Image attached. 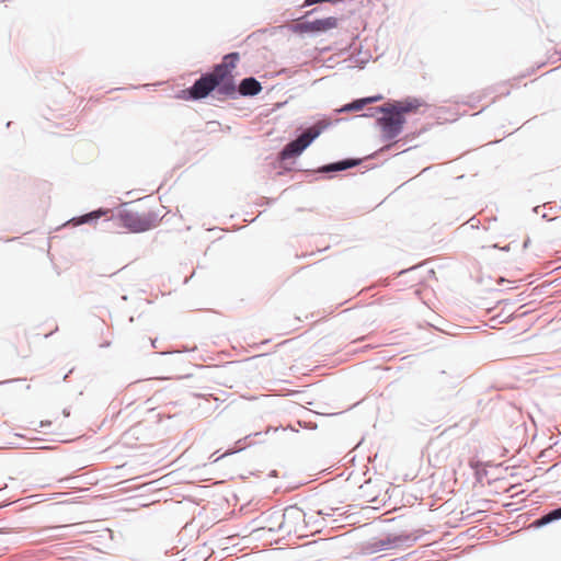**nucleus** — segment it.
Returning <instances> with one entry per match:
<instances>
[{
    "label": "nucleus",
    "mask_w": 561,
    "mask_h": 561,
    "mask_svg": "<svg viewBox=\"0 0 561 561\" xmlns=\"http://www.w3.org/2000/svg\"><path fill=\"white\" fill-rule=\"evenodd\" d=\"M317 514H318V516H322V515L329 516L330 515L329 513H324L322 510H318Z\"/></svg>",
    "instance_id": "obj_25"
},
{
    "label": "nucleus",
    "mask_w": 561,
    "mask_h": 561,
    "mask_svg": "<svg viewBox=\"0 0 561 561\" xmlns=\"http://www.w3.org/2000/svg\"><path fill=\"white\" fill-rule=\"evenodd\" d=\"M336 414H340V412H335V413H330V412H327V411H319L317 412V415H336Z\"/></svg>",
    "instance_id": "obj_22"
},
{
    "label": "nucleus",
    "mask_w": 561,
    "mask_h": 561,
    "mask_svg": "<svg viewBox=\"0 0 561 561\" xmlns=\"http://www.w3.org/2000/svg\"><path fill=\"white\" fill-rule=\"evenodd\" d=\"M539 206L533 208L534 213H538Z\"/></svg>",
    "instance_id": "obj_29"
},
{
    "label": "nucleus",
    "mask_w": 561,
    "mask_h": 561,
    "mask_svg": "<svg viewBox=\"0 0 561 561\" xmlns=\"http://www.w3.org/2000/svg\"><path fill=\"white\" fill-rule=\"evenodd\" d=\"M342 118H332L330 116L323 115L318 117V137L328 128L333 126L334 124L341 122Z\"/></svg>",
    "instance_id": "obj_14"
},
{
    "label": "nucleus",
    "mask_w": 561,
    "mask_h": 561,
    "mask_svg": "<svg viewBox=\"0 0 561 561\" xmlns=\"http://www.w3.org/2000/svg\"><path fill=\"white\" fill-rule=\"evenodd\" d=\"M261 90V83L254 78H245L239 85V92L241 95H256Z\"/></svg>",
    "instance_id": "obj_10"
},
{
    "label": "nucleus",
    "mask_w": 561,
    "mask_h": 561,
    "mask_svg": "<svg viewBox=\"0 0 561 561\" xmlns=\"http://www.w3.org/2000/svg\"><path fill=\"white\" fill-rule=\"evenodd\" d=\"M461 375L453 371L440 370L431 378V389L439 397L447 399L451 392L458 387Z\"/></svg>",
    "instance_id": "obj_5"
},
{
    "label": "nucleus",
    "mask_w": 561,
    "mask_h": 561,
    "mask_svg": "<svg viewBox=\"0 0 561 561\" xmlns=\"http://www.w3.org/2000/svg\"><path fill=\"white\" fill-rule=\"evenodd\" d=\"M13 385V389L16 392H26L32 389V385L26 379H14L9 381Z\"/></svg>",
    "instance_id": "obj_15"
},
{
    "label": "nucleus",
    "mask_w": 561,
    "mask_h": 561,
    "mask_svg": "<svg viewBox=\"0 0 561 561\" xmlns=\"http://www.w3.org/2000/svg\"><path fill=\"white\" fill-rule=\"evenodd\" d=\"M287 517H293V518H301L302 517V514L300 511L296 510V508H291V510H287L284 514V522L282 523L280 525V528H286L288 531H290V529L286 526V518Z\"/></svg>",
    "instance_id": "obj_16"
},
{
    "label": "nucleus",
    "mask_w": 561,
    "mask_h": 561,
    "mask_svg": "<svg viewBox=\"0 0 561 561\" xmlns=\"http://www.w3.org/2000/svg\"><path fill=\"white\" fill-rule=\"evenodd\" d=\"M469 222H470V225H471V227H472V228H477V227H478V225L480 224V221L476 218V216L471 217V218L469 219Z\"/></svg>",
    "instance_id": "obj_21"
},
{
    "label": "nucleus",
    "mask_w": 561,
    "mask_h": 561,
    "mask_svg": "<svg viewBox=\"0 0 561 561\" xmlns=\"http://www.w3.org/2000/svg\"><path fill=\"white\" fill-rule=\"evenodd\" d=\"M119 226L130 232H144L154 228L159 217L152 211L134 213L122 211L118 216Z\"/></svg>",
    "instance_id": "obj_4"
},
{
    "label": "nucleus",
    "mask_w": 561,
    "mask_h": 561,
    "mask_svg": "<svg viewBox=\"0 0 561 561\" xmlns=\"http://www.w3.org/2000/svg\"><path fill=\"white\" fill-rule=\"evenodd\" d=\"M337 22L339 20L335 16L318 18V34L335 28L337 26Z\"/></svg>",
    "instance_id": "obj_13"
},
{
    "label": "nucleus",
    "mask_w": 561,
    "mask_h": 561,
    "mask_svg": "<svg viewBox=\"0 0 561 561\" xmlns=\"http://www.w3.org/2000/svg\"><path fill=\"white\" fill-rule=\"evenodd\" d=\"M317 524H318V527L320 526V519L317 520ZM322 531V529H319L318 528V534H320Z\"/></svg>",
    "instance_id": "obj_28"
},
{
    "label": "nucleus",
    "mask_w": 561,
    "mask_h": 561,
    "mask_svg": "<svg viewBox=\"0 0 561 561\" xmlns=\"http://www.w3.org/2000/svg\"><path fill=\"white\" fill-rule=\"evenodd\" d=\"M344 2V0H318V5L323 3H330V4H339Z\"/></svg>",
    "instance_id": "obj_20"
},
{
    "label": "nucleus",
    "mask_w": 561,
    "mask_h": 561,
    "mask_svg": "<svg viewBox=\"0 0 561 561\" xmlns=\"http://www.w3.org/2000/svg\"><path fill=\"white\" fill-rule=\"evenodd\" d=\"M322 250H323V249H320V248L318 247L317 252L319 253V252H321Z\"/></svg>",
    "instance_id": "obj_30"
},
{
    "label": "nucleus",
    "mask_w": 561,
    "mask_h": 561,
    "mask_svg": "<svg viewBox=\"0 0 561 561\" xmlns=\"http://www.w3.org/2000/svg\"><path fill=\"white\" fill-rule=\"evenodd\" d=\"M376 114H381L376 118L375 125L381 130L383 141H390L402 133L407 117L401 115L390 101L383 105L369 108L359 117H374Z\"/></svg>",
    "instance_id": "obj_2"
},
{
    "label": "nucleus",
    "mask_w": 561,
    "mask_h": 561,
    "mask_svg": "<svg viewBox=\"0 0 561 561\" xmlns=\"http://www.w3.org/2000/svg\"><path fill=\"white\" fill-rule=\"evenodd\" d=\"M383 99L382 94H375V95H370V96H364L363 100L365 102V106L369 105V104H373V103H376V102H379Z\"/></svg>",
    "instance_id": "obj_19"
},
{
    "label": "nucleus",
    "mask_w": 561,
    "mask_h": 561,
    "mask_svg": "<svg viewBox=\"0 0 561 561\" xmlns=\"http://www.w3.org/2000/svg\"><path fill=\"white\" fill-rule=\"evenodd\" d=\"M316 134H312V128L308 129L296 140L287 144L280 152V159L287 160L297 157L306 149L313 140Z\"/></svg>",
    "instance_id": "obj_7"
},
{
    "label": "nucleus",
    "mask_w": 561,
    "mask_h": 561,
    "mask_svg": "<svg viewBox=\"0 0 561 561\" xmlns=\"http://www.w3.org/2000/svg\"><path fill=\"white\" fill-rule=\"evenodd\" d=\"M425 531L417 529L413 533H401V534H387L383 538H373L366 545V550L369 553H376L383 550H390L398 547H412Z\"/></svg>",
    "instance_id": "obj_3"
},
{
    "label": "nucleus",
    "mask_w": 561,
    "mask_h": 561,
    "mask_svg": "<svg viewBox=\"0 0 561 561\" xmlns=\"http://www.w3.org/2000/svg\"><path fill=\"white\" fill-rule=\"evenodd\" d=\"M560 519H561V506H558V507H554V508L546 512L545 514H542L541 516H539L538 518L533 520L531 526L534 528H541V527H545V526H547L551 523H554L557 520H560Z\"/></svg>",
    "instance_id": "obj_9"
},
{
    "label": "nucleus",
    "mask_w": 561,
    "mask_h": 561,
    "mask_svg": "<svg viewBox=\"0 0 561 561\" xmlns=\"http://www.w3.org/2000/svg\"><path fill=\"white\" fill-rule=\"evenodd\" d=\"M394 107L398 108L401 115L405 116L409 113L416 112L424 102L421 99L408 96L403 100H391Z\"/></svg>",
    "instance_id": "obj_8"
},
{
    "label": "nucleus",
    "mask_w": 561,
    "mask_h": 561,
    "mask_svg": "<svg viewBox=\"0 0 561 561\" xmlns=\"http://www.w3.org/2000/svg\"><path fill=\"white\" fill-rule=\"evenodd\" d=\"M365 107V102L363 98L354 99L351 102L342 105L341 107L335 110L336 114L350 113V112H358Z\"/></svg>",
    "instance_id": "obj_12"
},
{
    "label": "nucleus",
    "mask_w": 561,
    "mask_h": 561,
    "mask_svg": "<svg viewBox=\"0 0 561 561\" xmlns=\"http://www.w3.org/2000/svg\"><path fill=\"white\" fill-rule=\"evenodd\" d=\"M328 540H329L328 538H318L317 542H318V545L319 543H327Z\"/></svg>",
    "instance_id": "obj_24"
},
{
    "label": "nucleus",
    "mask_w": 561,
    "mask_h": 561,
    "mask_svg": "<svg viewBox=\"0 0 561 561\" xmlns=\"http://www.w3.org/2000/svg\"><path fill=\"white\" fill-rule=\"evenodd\" d=\"M362 160L358 158H344L334 162H330L318 167V178H328L331 179L335 176L339 172L352 169L358 164H360Z\"/></svg>",
    "instance_id": "obj_6"
},
{
    "label": "nucleus",
    "mask_w": 561,
    "mask_h": 561,
    "mask_svg": "<svg viewBox=\"0 0 561 561\" xmlns=\"http://www.w3.org/2000/svg\"><path fill=\"white\" fill-rule=\"evenodd\" d=\"M327 50H328V47H322V48L318 47V59H317L318 68L319 67H325V68L332 67L331 65H328L327 60L322 57V53L327 51Z\"/></svg>",
    "instance_id": "obj_18"
},
{
    "label": "nucleus",
    "mask_w": 561,
    "mask_h": 561,
    "mask_svg": "<svg viewBox=\"0 0 561 561\" xmlns=\"http://www.w3.org/2000/svg\"><path fill=\"white\" fill-rule=\"evenodd\" d=\"M291 28L299 34L313 33L316 31V20H310L309 16H306L304 20L296 21Z\"/></svg>",
    "instance_id": "obj_11"
},
{
    "label": "nucleus",
    "mask_w": 561,
    "mask_h": 561,
    "mask_svg": "<svg viewBox=\"0 0 561 561\" xmlns=\"http://www.w3.org/2000/svg\"><path fill=\"white\" fill-rule=\"evenodd\" d=\"M512 243L506 244L502 248L503 251H510Z\"/></svg>",
    "instance_id": "obj_26"
},
{
    "label": "nucleus",
    "mask_w": 561,
    "mask_h": 561,
    "mask_svg": "<svg viewBox=\"0 0 561 561\" xmlns=\"http://www.w3.org/2000/svg\"><path fill=\"white\" fill-rule=\"evenodd\" d=\"M306 3L307 4H313V3H316V0H307Z\"/></svg>",
    "instance_id": "obj_27"
},
{
    "label": "nucleus",
    "mask_w": 561,
    "mask_h": 561,
    "mask_svg": "<svg viewBox=\"0 0 561 561\" xmlns=\"http://www.w3.org/2000/svg\"><path fill=\"white\" fill-rule=\"evenodd\" d=\"M530 244V239L529 238H526L523 242V249H527Z\"/></svg>",
    "instance_id": "obj_23"
},
{
    "label": "nucleus",
    "mask_w": 561,
    "mask_h": 561,
    "mask_svg": "<svg viewBox=\"0 0 561 561\" xmlns=\"http://www.w3.org/2000/svg\"><path fill=\"white\" fill-rule=\"evenodd\" d=\"M107 211H102V210L92 211V213L84 215V216L80 217L79 219H77L76 225H81V224L88 222L89 220L99 218L101 215H105Z\"/></svg>",
    "instance_id": "obj_17"
},
{
    "label": "nucleus",
    "mask_w": 561,
    "mask_h": 561,
    "mask_svg": "<svg viewBox=\"0 0 561 561\" xmlns=\"http://www.w3.org/2000/svg\"><path fill=\"white\" fill-rule=\"evenodd\" d=\"M238 60V53L226 55L222 62L217 65L213 72L202 76L188 89L190 98L204 99L213 91L222 98L234 95L237 87L232 71L236 69Z\"/></svg>",
    "instance_id": "obj_1"
}]
</instances>
